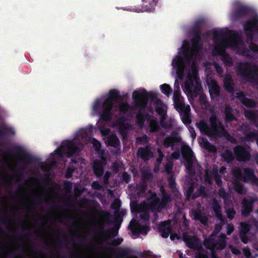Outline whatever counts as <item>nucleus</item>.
Masks as SVG:
<instances>
[{
  "label": "nucleus",
  "instance_id": "a211bd4d",
  "mask_svg": "<svg viewBox=\"0 0 258 258\" xmlns=\"http://www.w3.org/2000/svg\"><path fill=\"white\" fill-rule=\"evenodd\" d=\"M106 164V159L105 157L102 156L101 159L95 160L92 165L93 171L97 178H99L102 176L104 173V168Z\"/></svg>",
  "mask_w": 258,
  "mask_h": 258
},
{
  "label": "nucleus",
  "instance_id": "49530a36",
  "mask_svg": "<svg viewBox=\"0 0 258 258\" xmlns=\"http://www.w3.org/2000/svg\"><path fill=\"white\" fill-rule=\"evenodd\" d=\"M160 90L162 93L166 96L169 97L172 92V89L170 86L167 84H164L160 86Z\"/></svg>",
  "mask_w": 258,
  "mask_h": 258
},
{
  "label": "nucleus",
  "instance_id": "ea45409f",
  "mask_svg": "<svg viewBox=\"0 0 258 258\" xmlns=\"http://www.w3.org/2000/svg\"><path fill=\"white\" fill-rule=\"evenodd\" d=\"M221 60L223 61L224 64L228 67H231L233 65V62L232 57L225 52L223 53L221 56Z\"/></svg>",
  "mask_w": 258,
  "mask_h": 258
},
{
  "label": "nucleus",
  "instance_id": "5fc2aeb1",
  "mask_svg": "<svg viewBox=\"0 0 258 258\" xmlns=\"http://www.w3.org/2000/svg\"><path fill=\"white\" fill-rule=\"evenodd\" d=\"M250 130V126L246 123H242V125L240 126V131L243 133L244 136L247 134L248 133L251 132Z\"/></svg>",
  "mask_w": 258,
  "mask_h": 258
},
{
  "label": "nucleus",
  "instance_id": "412c9836",
  "mask_svg": "<svg viewBox=\"0 0 258 258\" xmlns=\"http://www.w3.org/2000/svg\"><path fill=\"white\" fill-rule=\"evenodd\" d=\"M183 156L184 157H186L188 158V159H187L185 165L186 170L190 174L194 173L195 170L194 168V164L192 161L193 152L191 149L189 147L187 148L183 153Z\"/></svg>",
  "mask_w": 258,
  "mask_h": 258
},
{
  "label": "nucleus",
  "instance_id": "338daca9",
  "mask_svg": "<svg viewBox=\"0 0 258 258\" xmlns=\"http://www.w3.org/2000/svg\"><path fill=\"white\" fill-rule=\"evenodd\" d=\"M117 257L120 258H128V252L126 250H121L116 253Z\"/></svg>",
  "mask_w": 258,
  "mask_h": 258
},
{
  "label": "nucleus",
  "instance_id": "6ab92c4d",
  "mask_svg": "<svg viewBox=\"0 0 258 258\" xmlns=\"http://www.w3.org/2000/svg\"><path fill=\"white\" fill-rule=\"evenodd\" d=\"M236 97L243 105L248 108H253L256 107V101L253 99L246 97V95L243 91L236 92Z\"/></svg>",
  "mask_w": 258,
  "mask_h": 258
},
{
  "label": "nucleus",
  "instance_id": "864d4df0",
  "mask_svg": "<svg viewBox=\"0 0 258 258\" xmlns=\"http://www.w3.org/2000/svg\"><path fill=\"white\" fill-rule=\"evenodd\" d=\"M15 131L12 128L5 127L3 129L0 128V136H4L7 134L14 135Z\"/></svg>",
  "mask_w": 258,
  "mask_h": 258
},
{
  "label": "nucleus",
  "instance_id": "423d86ee",
  "mask_svg": "<svg viewBox=\"0 0 258 258\" xmlns=\"http://www.w3.org/2000/svg\"><path fill=\"white\" fill-rule=\"evenodd\" d=\"M184 43H186L182 50V56L180 55H176L172 59V66L176 70V75L179 79H182L184 76V72L186 68L185 61L189 62L191 59V53L190 48L185 40Z\"/></svg>",
  "mask_w": 258,
  "mask_h": 258
},
{
  "label": "nucleus",
  "instance_id": "6e6552de",
  "mask_svg": "<svg viewBox=\"0 0 258 258\" xmlns=\"http://www.w3.org/2000/svg\"><path fill=\"white\" fill-rule=\"evenodd\" d=\"M234 175L236 178L244 182H250L258 185V178L255 175L253 170L250 168H244L243 172L240 169H237L234 172Z\"/></svg>",
  "mask_w": 258,
  "mask_h": 258
},
{
  "label": "nucleus",
  "instance_id": "9b49d317",
  "mask_svg": "<svg viewBox=\"0 0 258 258\" xmlns=\"http://www.w3.org/2000/svg\"><path fill=\"white\" fill-rule=\"evenodd\" d=\"M248 146L237 145L233 148V153L237 161L239 162L248 161L251 158Z\"/></svg>",
  "mask_w": 258,
  "mask_h": 258
},
{
  "label": "nucleus",
  "instance_id": "c756f323",
  "mask_svg": "<svg viewBox=\"0 0 258 258\" xmlns=\"http://www.w3.org/2000/svg\"><path fill=\"white\" fill-rule=\"evenodd\" d=\"M226 238L224 234L221 233L220 237L217 240H215L214 249L222 250L225 248L226 246Z\"/></svg>",
  "mask_w": 258,
  "mask_h": 258
},
{
  "label": "nucleus",
  "instance_id": "f704fd0d",
  "mask_svg": "<svg viewBox=\"0 0 258 258\" xmlns=\"http://www.w3.org/2000/svg\"><path fill=\"white\" fill-rule=\"evenodd\" d=\"M221 156L223 158V160L228 163H231L234 159L232 152L228 149L225 150L222 153H221Z\"/></svg>",
  "mask_w": 258,
  "mask_h": 258
},
{
  "label": "nucleus",
  "instance_id": "680f3d73",
  "mask_svg": "<svg viewBox=\"0 0 258 258\" xmlns=\"http://www.w3.org/2000/svg\"><path fill=\"white\" fill-rule=\"evenodd\" d=\"M227 217L230 219H232L234 216L236 214V211L233 208H229L227 211Z\"/></svg>",
  "mask_w": 258,
  "mask_h": 258
},
{
  "label": "nucleus",
  "instance_id": "2eb2a0df",
  "mask_svg": "<svg viewBox=\"0 0 258 258\" xmlns=\"http://www.w3.org/2000/svg\"><path fill=\"white\" fill-rule=\"evenodd\" d=\"M128 228L134 235L147 234L150 230V227L141 225L137 220L134 219L131 221Z\"/></svg>",
  "mask_w": 258,
  "mask_h": 258
},
{
  "label": "nucleus",
  "instance_id": "f257e3e1",
  "mask_svg": "<svg viewBox=\"0 0 258 258\" xmlns=\"http://www.w3.org/2000/svg\"><path fill=\"white\" fill-rule=\"evenodd\" d=\"M210 126L203 119L197 123L196 125L202 134L211 138L217 139L225 137L232 143H236V139L230 136L226 130L222 122L218 119L214 111L211 113L209 118Z\"/></svg>",
  "mask_w": 258,
  "mask_h": 258
},
{
  "label": "nucleus",
  "instance_id": "69168bd1",
  "mask_svg": "<svg viewBox=\"0 0 258 258\" xmlns=\"http://www.w3.org/2000/svg\"><path fill=\"white\" fill-rule=\"evenodd\" d=\"M92 144L93 145V147H94L95 150L96 151H100L101 147V143L97 139H93V142H92Z\"/></svg>",
  "mask_w": 258,
  "mask_h": 258
},
{
  "label": "nucleus",
  "instance_id": "0eeeda50",
  "mask_svg": "<svg viewBox=\"0 0 258 258\" xmlns=\"http://www.w3.org/2000/svg\"><path fill=\"white\" fill-rule=\"evenodd\" d=\"M257 26L258 15H257L252 17L250 20L246 21L243 24V30L247 37V43L253 42L254 34L255 33H258Z\"/></svg>",
  "mask_w": 258,
  "mask_h": 258
},
{
  "label": "nucleus",
  "instance_id": "9d476101",
  "mask_svg": "<svg viewBox=\"0 0 258 258\" xmlns=\"http://www.w3.org/2000/svg\"><path fill=\"white\" fill-rule=\"evenodd\" d=\"M202 89L201 83L197 76L188 77L184 83V90L188 94H197Z\"/></svg>",
  "mask_w": 258,
  "mask_h": 258
},
{
  "label": "nucleus",
  "instance_id": "ddd939ff",
  "mask_svg": "<svg viewBox=\"0 0 258 258\" xmlns=\"http://www.w3.org/2000/svg\"><path fill=\"white\" fill-rule=\"evenodd\" d=\"M251 11L250 7L244 5H239L232 13L231 18L233 21H237L245 18L249 15Z\"/></svg>",
  "mask_w": 258,
  "mask_h": 258
},
{
  "label": "nucleus",
  "instance_id": "cd10ccee",
  "mask_svg": "<svg viewBox=\"0 0 258 258\" xmlns=\"http://www.w3.org/2000/svg\"><path fill=\"white\" fill-rule=\"evenodd\" d=\"M209 93L211 98H217L220 96V87L216 81H211V85L209 87Z\"/></svg>",
  "mask_w": 258,
  "mask_h": 258
},
{
  "label": "nucleus",
  "instance_id": "79ce46f5",
  "mask_svg": "<svg viewBox=\"0 0 258 258\" xmlns=\"http://www.w3.org/2000/svg\"><path fill=\"white\" fill-rule=\"evenodd\" d=\"M204 148L208 151L209 152H216V147L211 144L206 138L202 139L201 143Z\"/></svg>",
  "mask_w": 258,
  "mask_h": 258
},
{
  "label": "nucleus",
  "instance_id": "7ed1b4c3",
  "mask_svg": "<svg viewBox=\"0 0 258 258\" xmlns=\"http://www.w3.org/2000/svg\"><path fill=\"white\" fill-rule=\"evenodd\" d=\"M132 98L135 102L136 106L140 110H145L147 106L149 99L155 103L156 106L155 111L162 117L166 115L163 108V102L155 94H150L143 89L141 92L134 91L132 94Z\"/></svg>",
  "mask_w": 258,
  "mask_h": 258
},
{
  "label": "nucleus",
  "instance_id": "a18cd8bd",
  "mask_svg": "<svg viewBox=\"0 0 258 258\" xmlns=\"http://www.w3.org/2000/svg\"><path fill=\"white\" fill-rule=\"evenodd\" d=\"M139 209L138 212L141 213L140 215L141 219L147 221H149L150 217L149 212L150 211L149 210H146V209H143L142 206Z\"/></svg>",
  "mask_w": 258,
  "mask_h": 258
},
{
  "label": "nucleus",
  "instance_id": "c03bdc74",
  "mask_svg": "<svg viewBox=\"0 0 258 258\" xmlns=\"http://www.w3.org/2000/svg\"><path fill=\"white\" fill-rule=\"evenodd\" d=\"M225 44H223V42L219 43V46H216L214 47L213 50V53L214 55H221L223 54V53L225 52Z\"/></svg>",
  "mask_w": 258,
  "mask_h": 258
},
{
  "label": "nucleus",
  "instance_id": "6e6d98bb",
  "mask_svg": "<svg viewBox=\"0 0 258 258\" xmlns=\"http://www.w3.org/2000/svg\"><path fill=\"white\" fill-rule=\"evenodd\" d=\"M194 189H195L194 186L192 184H191L188 187L187 190H186V199L187 200H189L190 199H191L192 195L194 194L193 192H194Z\"/></svg>",
  "mask_w": 258,
  "mask_h": 258
},
{
  "label": "nucleus",
  "instance_id": "de8ad7c7",
  "mask_svg": "<svg viewBox=\"0 0 258 258\" xmlns=\"http://www.w3.org/2000/svg\"><path fill=\"white\" fill-rule=\"evenodd\" d=\"M215 239L213 238L209 237L204 241V245L205 247L209 250H213L214 248Z\"/></svg>",
  "mask_w": 258,
  "mask_h": 258
},
{
  "label": "nucleus",
  "instance_id": "f8f14e48",
  "mask_svg": "<svg viewBox=\"0 0 258 258\" xmlns=\"http://www.w3.org/2000/svg\"><path fill=\"white\" fill-rule=\"evenodd\" d=\"M258 201L257 197L244 198L241 201V214L243 217H247L253 211L254 205Z\"/></svg>",
  "mask_w": 258,
  "mask_h": 258
},
{
  "label": "nucleus",
  "instance_id": "72a5a7b5",
  "mask_svg": "<svg viewBox=\"0 0 258 258\" xmlns=\"http://www.w3.org/2000/svg\"><path fill=\"white\" fill-rule=\"evenodd\" d=\"M241 140L245 142H253L255 140L257 141L258 140V133L253 132L248 133L247 134L242 137Z\"/></svg>",
  "mask_w": 258,
  "mask_h": 258
},
{
  "label": "nucleus",
  "instance_id": "39448f33",
  "mask_svg": "<svg viewBox=\"0 0 258 258\" xmlns=\"http://www.w3.org/2000/svg\"><path fill=\"white\" fill-rule=\"evenodd\" d=\"M236 72L238 75L246 78L248 82L258 85V68L254 63L239 62L237 64Z\"/></svg>",
  "mask_w": 258,
  "mask_h": 258
},
{
  "label": "nucleus",
  "instance_id": "4468645a",
  "mask_svg": "<svg viewBox=\"0 0 258 258\" xmlns=\"http://www.w3.org/2000/svg\"><path fill=\"white\" fill-rule=\"evenodd\" d=\"M16 155L20 156V160L27 164L36 163L38 159L34 156L26 152L21 146H17L14 148L13 151Z\"/></svg>",
  "mask_w": 258,
  "mask_h": 258
},
{
  "label": "nucleus",
  "instance_id": "393cba45",
  "mask_svg": "<svg viewBox=\"0 0 258 258\" xmlns=\"http://www.w3.org/2000/svg\"><path fill=\"white\" fill-rule=\"evenodd\" d=\"M186 246L191 249H197L199 244V239L196 236H187L184 238Z\"/></svg>",
  "mask_w": 258,
  "mask_h": 258
},
{
  "label": "nucleus",
  "instance_id": "58836bf2",
  "mask_svg": "<svg viewBox=\"0 0 258 258\" xmlns=\"http://www.w3.org/2000/svg\"><path fill=\"white\" fill-rule=\"evenodd\" d=\"M194 215L195 220L200 221V222L204 225H207V217L206 216L204 215L200 211H195L194 212Z\"/></svg>",
  "mask_w": 258,
  "mask_h": 258
},
{
  "label": "nucleus",
  "instance_id": "1a4fd4ad",
  "mask_svg": "<svg viewBox=\"0 0 258 258\" xmlns=\"http://www.w3.org/2000/svg\"><path fill=\"white\" fill-rule=\"evenodd\" d=\"M56 154L62 155L65 153L68 157H71L77 153L80 152L79 147L76 145L73 141H66L62 143L60 150H55Z\"/></svg>",
  "mask_w": 258,
  "mask_h": 258
},
{
  "label": "nucleus",
  "instance_id": "e433bc0d",
  "mask_svg": "<svg viewBox=\"0 0 258 258\" xmlns=\"http://www.w3.org/2000/svg\"><path fill=\"white\" fill-rule=\"evenodd\" d=\"M124 121L125 119L123 117L119 118L117 121L118 123H120L119 130L120 134L123 138L126 136L127 130L128 129V126H127V125L128 126V124H125L124 123Z\"/></svg>",
  "mask_w": 258,
  "mask_h": 258
},
{
  "label": "nucleus",
  "instance_id": "603ef678",
  "mask_svg": "<svg viewBox=\"0 0 258 258\" xmlns=\"http://www.w3.org/2000/svg\"><path fill=\"white\" fill-rule=\"evenodd\" d=\"M168 182L170 188H171L173 191H175L177 190L176 187V183L175 182V179L173 175H170L168 178Z\"/></svg>",
  "mask_w": 258,
  "mask_h": 258
},
{
  "label": "nucleus",
  "instance_id": "13d9d810",
  "mask_svg": "<svg viewBox=\"0 0 258 258\" xmlns=\"http://www.w3.org/2000/svg\"><path fill=\"white\" fill-rule=\"evenodd\" d=\"M234 189L240 194L243 193V185L240 183L238 181L234 182Z\"/></svg>",
  "mask_w": 258,
  "mask_h": 258
},
{
  "label": "nucleus",
  "instance_id": "37998d69",
  "mask_svg": "<svg viewBox=\"0 0 258 258\" xmlns=\"http://www.w3.org/2000/svg\"><path fill=\"white\" fill-rule=\"evenodd\" d=\"M192 38H191V42L195 47H202L201 42L202 40V34H192Z\"/></svg>",
  "mask_w": 258,
  "mask_h": 258
},
{
  "label": "nucleus",
  "instance_id": "f3484780",
  "mask_svg": "<svg viewBox=\"0 0 258 258\" xmlns=\"http://www.w3.org/2000/svg\"><path fill=\"white\" fill-rule=\"evenodd\" d=\"M122 219L120 217H118V216L115 214V226L117 227V229H113L112 228L106 230L103 226H102L100 230V234L107 238H110L111 237H116L118 233V229L120 226L122 222Z\"/></svg>",
  "mask_w": 258,
  "mask_h": 258
},
{
  "label": "nucleus",
  "instance_id": "4d7b16f0",
  "mask_svg": "<svg viewBox=\"0 0 258 258\" xmlns=\"http://www.w3.org/2000/svg\"><path fill=\"white\" fill-rule=\"evenodd\" d=\"M219 187V189L218 191L219 196L224 200L227 199L228 198V194L225 191V189L222 186Z\"/></svg>",
  "mask_w": 258,
  "mask_h": 258
},
{
  "label": "nucleus",
  "instance_id": "c85d7f7f",
  "mask_svg": "<svg viewBox=\"0 0 258 258\" xmlns=\"http://www.w3.org/2000/svg\"><path fill=\"white\" fill-rule=\"evenodd\" d=\"M180 142V139L176 136H168L166 137L163 141L162 144L163 146L166 148L170 147H173L175 143Z\"/></svg>",
  "mask_w": 258,
  "mask_h": 258
},
{
  "label": "nucleus",
  "instance_id": "bf43d9fd",
  "mask_svg": "<svg viewBox=\"0 0 258 258\" xmlns=\"http://www.w3.org/2000/svg\"><path fill=\"white\" fill-rule=\"evenodd\" d=\"M129 105L127 102H122L119 105V110L120 112L125 113L129 108Z\"/></svg>",
  "mask_w": 258,
  "mask_h": 258
},
{
  "label": "nucleus",
  "instance_id": "dca6fc26",
  "mask_svg": "<svg viewBox=\"0 0 258 258\" xmlns=\"http://www.w3.org/2000/svg\"><path fill=\"white\" fill-rule=\"evenodd\" d=\"M159 202V198L156 194L154 192L148 198L147 202L143 203L142 208L149 210L152 212H158Z\"/></svg>",
  "mask_w": 258,
  "mask_h": 258
},
{
  "label": "nucleus",
  "instance_id": "4c0bfd02",
  "mask_svg": "<svg viewBox=\"0 0 258 258\" xmlns=\"http://www.w3.org/2000/svg\"><path fill=\"white\" fill-rule=\"evenodd\" d=\"M199 197H202L203 198L207 197V194L206 192V188L204 186L202 185L197 189L195 193L192 195L191 199L195 200Z\"/></svg>",
  "mask_w": 258,
  "mask_h": 258
},
{
  "label": "nucleus",
  "instance_id": "aec40b11",
  "mask_svg": "<svg viewBox=\"0 0 258 258\" xmlns=\"http://www.w3.org/2000/svg\"><path fill=\"white\" fill-rule=\"evenodd\" d=\"M137 156L144 161H147L153 157V153L151 151L150 146L147 145L144 147H139L138 148Z\"/></svg>",
  "mask_w": 258,
  "mask_h": 258
},
{
  "label": "nucleus",
  "instance_id": "09e8293b",
  "mask_svg": "<svg viewBox=\"0 0 258 258\" xmlns=\"http://www.w3.org/2000/svg\"><path fill=\"white\" fill-rule=\"evenodd\" d=\"M212 208L217 217L220 218L222 217L221 207L216 200H214Z\"/></svg>",
  "mask_w": 258,
  "mask_h": 258
},
{
  "label": "nucleus",
  "instance_id": "f03ea898",
  "mask_svg": "<svg viewBox=\"0 0 258 258\" xmlns=\"http://www.w3.org/2000/svg\"><path fill=\"white\" fill-rule=\"evenodd\" d=\"M120 98L119 91L116 89H111L104 101H101L100 99L95 101L93 106V111L99 114L101 120L110 121L112 116L111 110L114 102Z\"/></svg>",
  "mask_w": 258,
  "mask_h": 258
},
{
  "label": "nucleus",
  "instance_id": "774afa93",
  "mask_svg": "<svg viewBox=\"0 0 258 258\" xmlns=\"http://www.w3.org/2000/svg\"><path fill=\"white\" fill-rule=\"evenodd\" d=\"M123 240V239L122 238H117L114 239L110 243V244L113 246H117L121 244V243L122 242Z\"/></svg>",
  "mask_w": 258,
  "mask_h": 258
},
{
  "label": "nucleus",
  "instance_id": "2f4dec72",
  "mask_svg": "<svg viewBox=\"0 0 258 258\" xmlns=\"http://www.w3.org/2000/svg\"><path fill=\"white\" fill-rule=\"evenodd\" d=\"M233 110L232 108L229 106H225V120L226 122H230L234 120H236L237 119L233 115Z\"/></svg>",
  "mask_w": 258,
  "mask_h": 258
},
{
  "label": "nucleus",
  "instance_id": "e2e57ef3",
  "mask_svg": "<svg viewBox=\"0 0 258 258\" xmlns=\"http://www.w3.org/2000/svg\"><path fill=\"white\" fill-rule=\"evenodd\" d=\"M120 206V202L119 200L116 199L114 202L111 205V208L116 211H118Z\"/></svg>",
  "mask_w": 258,
  "mask_h": 258
},
{
  "label": "nucleus",
  "instance_id": "052dcab7",
  "mask_svg": "<svg viewBox=\"0 0 258 258\" xmlns=\"http://www.w3.org/2000/svg\"><path fill=\"white\" fill-rule=\"evenodd\" d=\"M165 171L167 174H169L171 173L173 169V163L170 162H168L164 166Z\"/></svg>",
  "mask_w": 258,
  "mask_h": 258
},
{
  "label": "nucleus",
  "instance_id": "473e14b6",
  "mask_svg": "<svg viewBox=\"0 0 258 258\" xmlns=\"http://www.w3.org/2000/svg\"><path fill=\"white\" fill-rule=\"evenodd\" d=\"M170 231V227L165 222H162L159 226V232L163 238H167Z\"/></svg>",
  "mask_w": 258,
  "mask_h": 258
},
{
  "label": "nucleus",
  "instance_id": "b1692460",
  "mask_svg": "<svg viewBox=\"0 0 258 258\" xmlns=\"http://www.w3.org/2000/svg\"><path fill=\"white\" fill-rule=\"evenodd\" d=\"M223 87L229 93H234V88L233 84V79L231 75L227 74L225 76L223 80Z\"/></svg>",
  "mask_w": 258,
  "mask_h": 258
},
{
  "label": "nucleus",
  "instance_id": "bb28decb",
  "mask_svg": "<svg viewBox=\"0 0 258 258\" xmlns=\"http://www.w3.org/2000/svg\"><path fill=\"white\" fill-rule=\"evenodd\" d=\"M212 33L213 40L215 43H221L223 42V44H225L223 39L227 35L226 32H224L222 30H213Z\"/></svg>",
  "mask_w": 258,
  "mask_h": 258
},
{
  "label": "nucleus",
  "instance_id": "7c9ffc66",
  "mask_svg": "<svg viewBox=\"0 0 258 258\" xmlns=\"http://www.w3.org/2000/svg\"><path fill=\"white\" fill-rule=\"evenodd\" d=\"M149 118L150 114L147 112L143 113L141 110L139 111L136 115L137 123L141 127L144 126L146 119H147L148 120Z\"/></svg>",
  "mask_w": 258,
  "mask_h": 258
},
{
  "label": "nucleus",
  "instance_id": "8fccbe9b",
  "mask_svg": "<svg viewBox=\"0 0 258 258\" xmlns=\"http://www.w3.org/2000/svg\"><path fill=\"white\" fill-rule=\"evenodd\" d=\"M212 175L215 179V181L218 187L222 186V181L221 179V175L218 173L217 170H213L212 172Z\"/></svg>",
  "mask_w": 258,
  "mask_h": 258
},
{
  "label": "nucleus",
  "instance_id": "20e7f679",
  "mask_svg": "<svg viewBox=\"0 0 258 258\" xmlns=\"http://www.w3.org/2000/svg\"><path fill=\"white\" fill-rule=\"evenodd\" d=\"M173 100L176 110L179 113L180 118L185 125L191 123L190 117V107L189 105H185L183 97L181 95V92L178 85L173 92Z\"/></svg>",
  "mask_w": 258,
  "mask_h": 258
},
{
  "label": "nucleus",
  "instance_id": "4be33fe9",
  "mask_svg": "<svg viewBox=\"0 0 258 258\" xmlns=\"http://www.w3.org/2000/svg\"><path fill=\"white\" fill-rule=\"evenodd\" d=\"M159 0H142L143 4L141 8L136 9L137 12H151L153 11Z\"/></svg>",
  "mask_w": 258,
  "mask_h": 258
},
{
  "label": "nucleus",
  "instance_id": "a19ab883",
  "mask_svg": "<svg viewBox=\"0 0 258 258\" xmlns=\"http://www.w3.org/2000/svg\"><path fill=\"white\" fill-rule=\"evenodd\" d=\"M202 23L201 20H198L195 22L191 30L192 34H202Z\"/></svg>",
  "mask_w": 258,
  "mask_h": 258
},
{
  "label": "nucleus",
  "instance_id": "a878e982",
  "mask_svg": "<svg viewBox=\"0 0 258 258\" xmlns=\"http://www.w3.org/2000/svg\"><path fill=\"white\" fill-rule=\"evenodd\" d=\"M107 146H111L114 148H119L120 147V141L115 134L108 135L105 142Z\"/></svg>",
  "mask_w": 258,
  "mask_h": 258
},
{
  "label": "nucleus",
  "instance_id": "0e129e2a",
  "mask_svg": "<svg viewBox=\"0 0 258 258\" xmlns=\"http://www.w3.org/2000/svg\"><path fill=\"white\" fill-rule=\"evenodd\" d=\"M239 237L240 240L243 243L246 244L248 243L249 239L247 237V233L239 232Z\"/></svg>",
  "mask_w": 258,
  "mask_h": 258
},
{
  "label": "nucleus",
  "instance_id": "c9c22d12",
  "mask_svg": "<svg viewBox=\"0 0 258 258\" xmlns=\"http://www.w3.org/2000/svg\"><path fill=\"white\" fill-rule=\"evenodd\" d=\"M148 121H149V126L150 127V131L151 133H156L159 131L160 126L158 121L156 118H149Z\"/></svg>",
  "mask_w": 258,
  "mask_h": 258
},
{
  "label": "nucleus",
  "instance_id": "5701e85b",
  "mask_svg": "<svg viewBox=\"0 0 258 258\" xmlns=\"http://www.w3.org/2000/svg\"><path fill=\"white\" fill-rule=\"evenodd\" d=\"M161 192L162 194V198L161 201L159 200L158 206V212H160L162 209H166L167 205L171 201V198L164 189L163 187L161 188Z\"/></svg>",
  "mask_w": 258,
  "mask_h": 258
},
{
  "label": "nucleus",
  "instance_id": "3c124183",
  "mask_svg": "<svg viewBox=\"0 0 258 258\" xmlns=\"http://www.w3.org/2000/svg\"><path fill=\"white\" fill-rule=\"evenodd\" d=\"M240 233H248L251 229V225L246 222H241L240 223Z\"/></svg>",
  "mask_w": 258,
  "mask_h": 258
}]
</instances>
